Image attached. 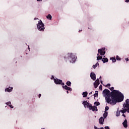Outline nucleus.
<instances>
[{
  "instance_id": "1",
  "label": "nucleus",
  "mask_w": 129,
  "mask_h": 129,
  "mask_svg": "<svg viewBox=\"0 0 129 129\" xmlns=\"http://www.w3.org/2000/svg\"><path fill=\"white\" fill-rule=\"evenodd\" d=\"M103 95L105 98L106 102L111 105H115L117 102H121L123 100V94L114 90L110 95L109 90L105 89L103 91Z\"/></svg>"
},
{
  "instance_id": "2",
  "label": "nucleus",
  "mask_w": 129,
  "mask_h": 129,
  "mask_svg": "<svg viewBox=\"0 0 129 129\" xmlns=\"http://www.w3.org/2000/svg\"><path fill=\"white\" fill-rule=\"evenodd\" d=\"M68 59L71 63H75V61H76V59H77V57L76 56L73 55L72 53H69L68 54Z\"/></svg>"
},
{
  "instance_id": "3",
  "label": "nucleus",
  "mask_w": 129,
  "mask_h": 129,
  "mask_svg": "<svg viewBox=\"0 0 129 129\" xmlns=\"http://www.w3.org/2000/svg\"><path fill=\"white\" fill-rule=\"evenodd\" d=\"M37 28L38 31H44L45 30V27L44 26V23L42 22L41 20H40V21L38 22V23L37 24Z\"/></svg>"
},
{
  "instance_id": "4",
  "label": "nucleus",
  "mask_w": 129,
  "mask_h": 129,
  "mask_svg": "<svg viewBox=\"0 0 129 129\" xmlns=\"http://www.w3.org/2000/svg\"><path fill=\"white\" fill-rule=\"evenodd\" d=\"M98 53H99L101 56H103V55L105 54V48H102L101 49H99L98 50Z\"/></svg>"
},
{
  "instance_id": "5",
  "label": "nucleus",
  "mask_w": 129,
  "mask_h": 129,
  "mask_svg": "<svg viewBox=\"0 0 129 129\" xmlns=\"http://www.w3.org/2000/svg\"><path fill=\"white\" fill-rule=\"evenodd\" d=\"M54 81L55 84H61L62 85H64V83H62V80H59L58 79H54Z\"/></svg>"
},
{
  "instance_id": "6",
  "label": "nucleus",
  "mask_w": 129,
  "mask_h": 129,
  "mask_svg": "<svg viewBox=\"0 0 129 129\" xmlns=\"http://www.w3.org/2000/svg\"><path fill=\"white\" fill-rule=\"evenodd\" d=\"M124 108H129V99H127L125 100V103H124L123 105Z\"/></svg>"
},
{
  "instance_id": "7",
  "label": "nucleus",
  "mask_w": 129,
  "mask_h": 129,
  "mask_svg": "<svg viewBox=\"0 0 129 129\" xmlns=\"http://www.w3.org/2000/svg\"><path fill=\"white\" fill-rule=\"evenodd\" d=\"M89 109H90V110H92L93 111H97V107L94 106H92L91 104H90V106L89 107Z\"/></svg>"
},
{
  "instance_id": "8",
  "label": "nucleus",
  "mask_w": 129,
  "mask_h": 129,
  "mask_svg": "<svg viewBox=\"0 0 129 129\" xmlns=\"http://www.w3.org/2000/svg\"><path fill=\"white\" fill-rule=\"evenodd\" d=\"M83 104L84 105V107L85 108L88 107L89 108V106H90V104H89V103H88L86 101H84V102H83Z\"/></svg>"
},
{
  "instance_id": "9",
  "label": "nucleus",
  "mask_w": 129,
  "mask_h": 129,
  "mask_svg": "<svg viewBox=\"0 0 129 129\" xmlns=\"http://www.w3.org/2000/svg\"><path fill=\"white\" fill-rule=\"evenodd\" d=\"M90 77L92 80L94 81L95 79H96V75L95 74H94V73H91Z\"/></svg>"
},
{
  "instance_id": "10",
  "label": "nucleus",
  "mask_w": 129,
  "mask_h": 129,
  "mask_svg": "<svg viewBox=\"0 0 129 129\" xmlns=\"http://www.w3.org/2000/svg\"><path fill=\"white\" fill-rule=\"evenodd\" d=\"M62 88L64 89H66V90H68L69 91H72V89H71V88L67 86V85L65 86H62Z\"/></svg>"
},
{
  "instance_id": "11",
  "label": "nucleus",
  "mask_w": 129,
  "mask_h": 129,
  "mask_svg": "<svg viewBox=\"0 0 129 129\" xmlns=\"http://www.w3.org/2000/svg\"><path fill=\"white\" fill-rule=\"evenodd\" d=\"M127 112V108H124V107L120 110V112H121V113L124 114Z\"/></svg>"
},
{
  "instance_id": "12",
  "label": "nucleus",
  "mask_w": 129,
  "mask_h": 129,
  "mask_svg": "<svg viewBox=\"0 0 129 129\" xmlns=\"http://www.w3.org/2000/svg\"><path fill=\"white\" fill-rule=\"evenodd\" d=\"M99 122L100 124H103V122H104V118L103 117H101L99 119Z\"/></svg>"
},
{
  "instance_id": "13",
  "label": "nucleus",
  "mask_w": 129,
  "mask_h": 129,
  "mask_svg": "<svg viewBox=\"0 0 129 129\" xmlns=\"http://www.w3.org/2000/svg\"><path fill=\"white\" fill-rule=\"evenodd\" d=\"M122 124L124 127H127V120H126V119H125L123 122L122 123Z\"/></svg>"
},
{
  "instance_id": "14",
  "label": "nucleus",
  "mask_w": 129,
  "mask_h": 129,
  "mask_svg": "<svg viewBox=\"0 0 129 129\" xmlns=\"http://www.w3.org/2000/svg\"><path fill=\"white\" fill-rule=\"evenodd\" d=\"M13 91V87H9L5 89V91H8V92H11Z\"/></svg>"
},
{
  "instance_id": "15",
  "label": "nucleus",
  "mask_w": 129,
  "mask_h": 129,
  "mask_svg": "<svg viewBox=\"0 0 129 129\" xmlns=\"http://www.w3.org/2000/svg\"><path fill=\"white\" fill-rule=\"evenodd\" d=\"M102 61H103L104 63H106V62H108V59L106 57L103 58L102 59Z\"/></svg>"
},
{
  "instance_id": "16",
  "label": "nucleus",
  "mask_w": 129,
  "mask_h": 129,
  "mask_svg": "<svg viewBox=\"0 0 129 129\" xmlns=\"http://www.w3.org/2000/svg\"><path fill=\"white\" fill-rule=\"evenodd\" d=\"M116 115V116H119V115H120V111L119 110V108L117 109Z\"/></svg>"
},
{
  "instance_id": "17",
  "label": "nucleus",
  "mask_w": 129,
  "mask_h": 129,
  "mask_svg": "<svg viewBox=\"0 0 129 129\" xmlns=\"http://www.w3.org/2000/svg\"><path fill=\"white\" fill-rule=\"evenodd\" d=\"M108 114V112H105V113L104 114H103V116L104 119H105L106 117H107Z\"/></svg>"
},
{
  "instance_id": "18",
  "label": "nucleus",
  "mask_w": 129,
  "mask_h": 129,
  "mask_svg": "<svg viewBox=\"0 0 129 129\" xmlns=\"http://www.w3.org/2000/svg\"><path fill=\"white\" fill-rule=\"evenodd\" d=\"M87 94H88V93H87V92H84L82 94V95L83 97H87Z\"/></svg>"
},
{
  "instance_id": "19",
  "label": "nucleus",
  "mask_w": 129,
  "mask_h": 129,
  "mask_svg": "<svg viewBox=\"0 0 129 129\" xmlns=\"http://www.w3.org/2000/svg\"><path fill=\"white\" fill-rule=\"evenodd\" d=\"M6 104H7V105H9L10 107H11V108H14V106L11 105V102H8L6 103Z\"/></svg>"
},
{
  "instance_id": "20",
  "label": "nucleus",
  "mask_w": 129,
  "mask_h": 129,
  "mask_svg": "<svg viewBox=\"0 0 129 129\" xmlns=\"http://www.w3.org/2000/svg\"><path fill=\"white\" fill-rule=\"evenodd\" d=\"M110 60H112L113 63H114V62H116V59H115V57H111Z\"/></svg>"
},
{
  "instance_id": "21",
  "label": "nucleus",
  "mask_w": 129,
  "mask_h": 129,
  "mask_svg": "<svg viewBox=\"0 0 129 129\" xmlns=\"http://www.w3.org/2000/svg\"><path fill=\"white\" fill-rule=\"evenodd\" d=\"M98 65H99V63H98V62H97L95 64L93 65V68H94V69H95L96 67L98 66Z\"/></svg>"
},
{
  "instance_id": "22",
  "label": "nucleus",
  "mask_w": 129,
  "mask_h": 129,
  "mask_svg": "<svg viewBox=\"0 0 129 129\" xmlns=\"http://www.w3.org/2000/svg\"><path fill=\"white\" fill-rule=\"evenodd\" d=\"M98 85H99V84H97V83H94V86L95 87V88H97V87H98Z\"/></svg>"
},
{
  "instance_id": "23",
  "label": "nucleus",
  "mask_w": 129,
  "mask_h": 129,
  "mask_svg": "<svg viewBox=\"0 0 129 129\" xmlns=\"http://www.w3.org/2000/svg\"><path fill=\"white\" fill-rule=\"evenodd\" d=\"M47 19H48V20H52V16H51V15L49 14L47 17H46Z\"/></svg>"
},
{
  "instance_id": "24",
  "label": "nucleus",
  "mask_w": 129,
  "mask_h": 129,
  "mask_svg": "<svg viewBox=\"0 0 129 129\" xmlns=\"http://www.w3.org/2000/svg\"><path fill=\"white\" fill-rule=\"evenodd\" d=\"M102 59V56L99 55L97 57V60H101Z\"/></svg>"
},
{
  "instance_id": "25",
  "label": "nucleus",
  "mask_w": 129,
  "mask_h": 129,
  "mask_svg": "<svg viewBox=\"0 0 129 129\" xmlns=\"http://www.w3.org/2000/svg\"><path fill=\"white\" fill-rule=\"evenodd\" d=\"M67 85H68V86H71V82L68 81L67 82Z\"/></svg>"
},
{
  "instance_id": "26",
  "label": "nucleus",
  "mask_w": 129,
  "mask_h": 129,
  "mask_svg": "<svg viewBox=\"0 0 129 129\" xmlns=\"http://www.w3.org/2000/svg\"><path fill=\"white\" fill-rule=\"evenodd\" d=\"M94 104L96 105V106H98V105L100 104V103H99V102H95Z\"/></svg>"
},
{
  "instance_id": "27",
  "label": "nucleus",
  "mask_w": 129,
  "mask_h": 129,
  "mask_svg": "<svg viewBox=\"0 0 129 129\" xmlns=\"http://www.w3.org/2000/svg\"><path fill=\"white\" fill-rule=\"evenodd\" d=\"M109 109V107L108 106H106L105 108V112H107V110H108Z\"/></svg>"
},
{
  "instance_id": "28",
  "label": "nucleus",
  "mask_w": 129,
  "mask_h": 129,
  "mask_svg": "<svg viewBox=\"0 0 129 129\" xmlns=\"http://www.w3.org/2000/svg\"><path fill=\"white\" fill-rule=\"evenodd\" d=\"M96 92H97V93H96L94 95V97H96V96H98V91H96Z\"/></svg>"
},
{
  "instance_id": "29",
  "label": "nucleus",
  "mask_w": 129,
  "mask_h": 129,
  "mask_svg": "<svg viewBox=\"0 0 129 129\" xmlns=\"http://www.w3.org/2000/svg\"><path fill=\"white\" fill-rule=\"evenodd\" d=\"M116 60H118V61H120V58L118 56V55H116Z\"/></svg>"
},
{
  "instance_id": "30",
  "label": "nucleus",
  "mask_w": 129,
  "mask_h": 129,
  "mask_svg": "<svg viewBox=\"0 0 129 129\" xmlns=\"http://www.w3.org/2000/svg\"><path fill=\"white\" fill-rule=\"evenodd\" d=\"M95 83H97L98 84H99V79H97L96 81L95 82Z\"/></svg>"
},
{
  "instance_id": "31",
  "label": "nucleus",
  "mask_w": 129,
  "mask_h": 129,
  "mask_svg": "<svg viewBox=\"0 0 129 129\" xmlns=\"http://www.w3.org/2000/svg\"><path fill=\"white\" fill-rule=\"evenodd\" d=\"M109 89H110V90H111V91H113V89H114V88L112 87L111 88H109Z\"/></svg>"
},
{
  "instance_id": "32",
  "label": "nucleus",
  "mask_w": 129,
  "mask_h": 129,
  "mask_svg": "<svg viewBox=\"0 0 129 129\" xmlns=\"http://www.w3.org/2000/svg\"><path fill=\"white\" fill-rule=\"evenodd\" d=\"M105 87H110V84L106 85Z\"/></svg>"
},
{
  "instance_id": "33",
  "label": "nucleus",
  "mask_w": 129,
  "mask_h": 129,
  "mask_svg": "<svg viewBox=\"0 0 129 129\" xmlns=\"http://www.w3.org/2000/svg\"><path fill=\"white\" fill-rule=\"evenodd\" d=\"M95 129H104L103 127H101L100 128H97V127L95 126Z\"/></svg>"
},
{
  "instance_id": "34",
  "label": "nucleus",
  "mask_w": 129,
  "mask_h": 129,
  "mask_svg": "<svg viewBox=\"0 0 129 129\" xmlns=\"http://www.w3.org/2000/svg\"><path fill=\"white\" fill-rule=\"evenodd\" d=\"M99 89H102V86L100 85L99 87Z\"/></svg>"
},
{
  "instance_id": "35",
  "label": "nucleus",
  "mask_w": 129,
  "mask_h": 129,
  "mask_svg": "<svg viewBox=\"0 0 129 129\" xmlns=\"http://www.w3.org/2000/svg\"><path fill=\"white\" fill-rule=\"evenodd\" d=\"M105 129H110V128H109V127L108 126H105Z\"/></svg>"
},
{
  "instance_id": "36",
  "label": "nucleus",
  "mask_w": 129,
  "mask_h": 129,
  "mask_svg": "<svg viewBox=\"0 0 129 129\" xmlns=\"http://www.w3.org/2000/svg\"><path fill=\"white\" fill-rule=\"evenodd\" d=\"M127 112L129 113V108H127Z\"/></svg>"
},
{
  "instance_id": "37",
  "label": "nucleus",
  "mask_w": 129,
  "mask_h": 129,
  "mask_svg": "<svg viewBox=\"0 0 129 129\" xmlns=\"http://www.w3.org/2000/svg\"><path fill=\"white\" fill-rule=\"evenodd\" d=\"M51 79H54V76H52V77L51 78Z\"/></svg>"
},
{
  "instance_id": "38",
  "label": "nucleus",
  "mask_w": 129,
  "mask_h": 129,
  "mask_svg": "<svg viewBox=\"0 0 129 129\" xmlns=\"http://www.w3.org/2000/svg\"><path fill=\"white\" fill-rule=\"evenodd\" d=\"M125 60L126 61H128V58H126L125 59Z\"/></svg>"
},
{
  "instance_id": "39",
  "label": "nucleus",
  "mask_w": 129,
  "mask_h": 129,
  "mask_svg": "<svg viewBox=\"0 0 129 129\" xmlns=\"http://www.w3.org/2000/svg\"><path fill=\"white\" fill-rule=\"evenodd\" d=\"M41 94H39V95H38V96H39V98H40V97H41Z\"/></svg>"
},
{
  "instance_id": "40",
  "label": "nucleus",
  "mask_w": 129,
  "mask_h": 129,
  "mask_svg": "<svg viewBox=\"0 0 129 129\" xmlns=\"http://www.w3.org/2000/svg\"><path fill=\"white\" fill-rule=\"evenodd\" d=\"M125 2V3H129V0H126Z\"/></svg>"
},
{
  "instance_id": "41",
  "label": "nucleus",
  "mask_w": 129,
  "mask_h": 129,
  "mask_svg": "<svg viewBox=\"0 0 129 129\" xmlns=\"http://www.w3.org/2000/svg\"><path fill=\"white\" fill-rule=\"evenodd\" d=\"M122 116H123V117H125V114H123L122 115Z\"/></svg>"
},
{
  "instance_id": "42",
  "label": "nucleus",
  "mask_w": 129,
  "mask_h": 129,
  "mask_svg": "<svg viewBox=\"0 0 129 129\" xmlns=\"http://www.w3.org/2000/svg\"><path fill=\"white\" fill-rule=\"evenodd\" d=\"M89 94H90V95H91V94H92V92H90V93H89Z\"/></svg>"
},
{
  "instance_id": "43",
  "label": "nucleus",
  "mask_w": 129,
  "mask_h": 129,
  "mask_svg": "<svg viewBox=\"0 0 129 129\" xmlns=\"http://www.w3.org/2000/svg\"><path fill=\"white\" fill-rule=\"evenodd\" d=\"M42 0H37V2H41Z\"/></svg>"
},
{
  "instance_id": "44",
  "label": "nucleus",
  "mask_w": 129,
  "mask_h": 129,
  "mask_svg": "<svg viewBox=\"0 0 129 129\" xmlns=\"http://www.w3.org/2000/svg\"><path fill=\"white\" fill-rule=\"evenodd\" d=\"M67 93H69V92L68 91H67Z\"/></svg>"
},
{
  "instance_id": "45",
  "label": "nucleus",
  "mask_w": 129,
  "mask_h": 129,
  "mask_svg": "<svg viewBox=\"0 0 129 129\" xmlns=\"http://www.w3.org/2000/svg\"><path fill=\"white\" fill-rule=\"evenodd\" d=\"M101 83L102 84V81L101 80Z\"/></svg>"
},
{
  "instance_id": "46",
  "label": "nucleus",
  "mask_w": 129,
  "mask_h": 129,
  "mask_svg": "<svg viewBox=\"0 0 129 129\" xmlns=\"http://www.w3.org/2000/svg\"><path fill=\"white\" fill-rule=\"evenodd\" d=\"M82 31V30H80L79 31V32H81Z\"/></svg>"
},
{
  "instance_id": "47",
  "label": "nucleus",
  "mask_w": 129,
  "mask_h": 129,
  "mask_svg": "<svg viewBox=\"0 0 129 129\" xmlns=\"http://www.w3.org/2000/svg\"><path fill=\"white\" fill-rule=\"evenodd\" d=\"M28 49L30 50V47L28 46Z\"/></svg>"
},
{
  "instance_id": "48",
  "label": "nucleus",
  "mask_w": 129,
  "mask_h": 129,
  "mask_svg": "<svg viewBox=\"0 0 129 129\" xmlns=\"http://www.w3.org/2000/svg\"><path fill=\"white\" fill-rule=\"evenodd\" d=\"M98 55H99V53H98V54H97V55H98Z\"/></svg>"
},
{
  "instance_id": "49",
  "label": "nucleus",
  "mask_w": 129,
  "mask_h": 129,
  "mask_svg": "<svg viewBox=\"0 0 129 129\" xmlns=\"http://www.w3.org/2000/svg\"><path fill=\"white\" fill-rule=\"evenodd\" d=\"M37 18H35L34 20H36Z\"/></svg>"
},
{
  "instance_id": "50",
  "label": "nucleus",
  "mask_w": 129,
  "mask_h": 129,
  "mask_svg": "<svg viewBox=\"0 0 129 129\" xmlns=\"http://www.w3.org/2000/svg\"><path fill=\"white\" fill-rule=\"evenodd\" d=\"M100 78L101 79V77H100Z\"/></svg>"
},
{
  "instance_id": "51",
  "label": "nucleus",
  "mask_w": 129,
  "mask_h": 129,
  "mask_svg": "<svg viewBox=\"0 0 129 129\" xmlns=\"http://www.w3.org/2000/svg\"><path fill=\"white\" fill-rule=\"evenodd\" d=\"M64 59H66V57H64Z\"/></svg>"
}]
</instances>
